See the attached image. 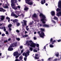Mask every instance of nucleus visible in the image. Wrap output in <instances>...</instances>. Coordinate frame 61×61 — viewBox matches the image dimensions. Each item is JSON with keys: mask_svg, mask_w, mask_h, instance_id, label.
<instances>
[{"mask_svg": "<svg viewBox=\"0 0 61 61\" xmlns=\"http://www.w3.org/2000/svg\"><path fill=\"white\" fill-rule=\"evenodd\" d=\"M18 2V1L17 0H11V5L13 9H14L15 10H16L17 9V7L15 6V3H17Z\"/></svg>", "mask_w": 61, "mask_h": 61, "instance_id": "nucleus-1", "label": "nucleus"}, {"mask_svg": "<svg viewBox=\"0 0 61 61\" xmlns=\"http://www.w3.org/2000/svg\"><path fill=\"white\" fill-rule=\"evenodd\" d=\"M17 43L16 42H15L11 44L8 49V51H13V48L12 47H16V46H17Z\"/></svg>", "mask_w": 61, "mask_h": 61, "instance_id": "nucleus-2", "label": "nucleus"}, {"mask_svg": "<svg viewBox=\"0 0 61 61\" xmlns=\"http://www.w3.org/2000/svg\"><path fill=\"white\" fill-rule=\"evenodd\" d=\"M39 16H41V17L42 18V19H41V20L43 24H45L46 23V21H46V16L42 13L40 14Z\"/></svg>", "mask_w": 61, "mask_h": 61, "instance_id": "nucleus-3", "label": "nucleus"}, {"mask_svg": "<svg viewBox=\"0 0 61 61\" xmlns=\"http://www.w3.org/2000/svg\"><path fill=\"white\" fill-rule=\"evenodd\" d=\"M36 43H34V42H32L30 43V46L31 47H30L29 49V50L31 51H33V47L34 48L36 47Z\"/></svg>", "mask_w": 61, "mask_h": 61, "instance_id": "nucleus-4", "label": "nucleus"}, {"mask_svg": "<svg viewBox=\"0 0 61 61\" xmlns=\"http://www.w3.org/2000/svg\"><path fill=\"white\" fill-rule=\"evenodd\" d=\"M58 7L60 9H61V1L60 0L58 2Z\"/></svg>", "mask_w": 61, "mask_h": 61, "instance_id": "nucleus-5", "label": "nucleus"}, {"mask_svg": "<svg viewBox=\"0 0 61 61\" xmlns=\"http://www.w3.org/2000/svg\"><path fill=\"white\" fill-rule=\"evenodd\" d=\"M14 56H15L17 55H18V51H15L13 53Z\"/></svg>", "mask_w": 61, "mask_h": 61, "instance_id": "nucleus-6", "label": "nucleus"}, {"mask_svg": "<svg viewBox=\"0 0 61 61\" xmlns=\"http://www.w3.org/2000/svg\"><path fill=\"white\" fill-rule=\"evenodd\" d=\"M23 21L24 25L23 24L22 25V26H24V25L25 26L26 25V22H27V21L25 20H23Z\"/></svg>", "mask_w": 61, "mask_h": 61, "instance_id": "nucleus-7", "label": "nucleus"}, {"mask_svg": "<svg viewBox=\"0 0 61 61\" xmlns=\"http://www.w3.org/2000/svg\"><path fill=\"white\" fill-rule=\"evenodd\" d=\"M51 14L52 16H54L55 15V12L54 11H52L51 12Z\"/></svg>", "mask_w": 61, "mask_h": 61, "instance_id": "nucleus-8", "label": "nucleus"}, {"mask_svg": "<svg viewBox=\"0 0 61 61\" xmlns=\"http://www.w3.org/2000/svg\"><path fill=\"white\" fill-rule=\"evenodd\" d=\"M45 36H46L45 35V34L43 32H41V35L40 36L41 37H44Z\"/></svg>", "mask_w": 61, "mask_h": 61, "instance_id": "nucleus-9", "label": "nucleus"}, {"mask_svg": "<svg viewBox=\"0 0 61 61\" xmlns=\"http://www.w3.org/2000/svg\"><path fill=\"white\" fill-rule=\"evenodd\" d=\"M37 17V15L35 13L32 16V18H34V17L36 18Z\"/></svg>", "mask_w": 61, "mask_h": 61, "instance_id": "nucleus-10", "label": "nucleus"}, {"mask_svg": "<svg viewBox=\"0 0 61 61\" xmlns=\"http://www.w3.org/2000/svg\"><path fill=\"white\" fill-rule=\"evenodd\" d=\"M56 15L57 16H60L61 15V11H60L59 12V13H57L56 14Z\"/></svg>", "mask_w": 61, "mask_h": 61, "instance_id": "nucleus-11", "label": "nucleus"}, {"mask_svg": "<svg viewBox=\"0 0 61 61\" xmlns=\"http://www.w3.org/2000/svg\"><path fill=\"white\" fill-rule=\"evenodd\" d=\"M42 26L43 27H49V25L46 24H44V25H43Z\"/></svg>", "mask_w": 61, "mask_h": 61, "instance_id": "nucleus-12", "label": "nucleus"}, {"mask_svg": "<svg viewBox=\"0 0 61 61\" xmlns=\"http://www.w3.org/2000/svg\"><path fill=\"white\" fill-rule=\"evenodd\" d=\"M0 12H2V11H3V12H5V10H4V9H3V8H0Z\"/></svg>", "mask_w": 61, "mask_h": 61, "instance_id": "nucleus-13", "label": "nucleus"}, {"mask_svg": "<svg viewBox=\"0 0 61 61\" xmlns=\"http://www.w3.org/2000/svg\"><path fill=\"white\" fill-rule=\"evenodd\" d=\"M1 18H0V19L1 20H5V16H1Z\"/></svg>", "mask_w": 61, "mask_h": 61, "instance_id": "nucleus-14", "label": "nucleus"}, {"mask_svg": "<svg viewBox=\"0 0 61 61\" xmlns=\"http://www.w3.org/2000/svg\"><path fill=\"white\" fill-rule=\"evenodd\" d=\"M22 55L23 56H25V57H27V54H26V53L24 52L22 54Z\"/></svg>", "mask_w": 61, "mask_h": 61, "instance_id": "nucleus-15", "label": "nucleus"}, {"mask_svg": "<svg viewBox=\"0 0 61 61\" xmlns=\"http://www.w3.org/2000/svg\"><path fill=\"white\" fill-rule=\"evenodd\" d=\"M12 21L13 23H17V20L16 19L15 20H12Z\"/></svg>", "mask_w": 61, "mask_h": 61, "instance_id": "nucleus-16", "label": "nucleus"}, {"mask_svg": "<svg viewBox=\"0 0 61 61\" xmlns=\"http://www.w3.org/2000/svg\"><path fill=\"white\" fill-rule=\"evenodd\" d=\"M11 15L12 16L14 17L15 15V14L14 13L12 12L11 14Z\"/></svg>", "mask_w": 61, "mask_h": 61, "instance_id": "nucleus-17", "label": "nucleus"}, {"mask_svg": "<svg viewBox=\"0 0 61 61\" xmlns=\"http://www.w3.org/2000/svg\"><path fill=\"white\" fill-rule=\"evenodd\" d=\"M28 9H29L27 6L25 7L24 9V10L25 11H27V10H28Z\"/></svg>", "mask_w": 61, "mask_h": 61, "instance_id": "nucleus-18", "label": "nucleus"}, {"mask_svg": "<svg viewBox=\"0 0 61 61\" xmlns=\"http://www.w3.org/2000/svg\"><path fill=\"white\" fill-rule=\"evenodd\" d=\"M25 1L26 3L28 4V3H29L30 1V0H25Z\"/></svg>", "mask_w": 61, "mask_h": 61, "instance_id": "nucleus-19", "label": "nucleus"}, {"mask_svg": "<svg viewBox=\"0 0 61 61\" xmlns=\"http://www.w3.org/2000/svg\"><path fill=\"white\" fill-rule=\"evenodd\" d=\"M23 57L22 56H20L19 57V58L20 59V61L21 60H22L23 59Z\"/></svg>", "mask_w": 61, "mask_h": 61, "instance_id": "nucleus-20", "label": "nucleus"}, {"mask_svg": "<svg viewBox=\"0 0 61 61\" xmlns=\"http://www.w3.org/2000/svg\"><path fill=\"white\" fill-rule=\"evenodd\" d=\"M53 18V19H54L55 20H58V18L56 16H54Z\"/></svg>", "mask_w": 61, "mask_h": 61, "instance_id": "nucleus-21", "label": "nucleus"}, {"mask_svg": "<svg viewBox=\"0 0 61 61\" xmlns=\"http://www.w3.org/2000/svg\"><path fill=\"white\" fill-rule=\"evenodd\" d=\"M33 3L32 2H31L30 1L29 3H28V4L29 5H32V4H33Z\"/></svg>", "mask_w": 61, "mask_h": 61, "instance_id": "nucleus-22", "label": "nucleus"}, {"mask_svg": "<svg viewBox=\"0 0 61 61\" xmlns=\"http://www.w3.org/2000/svg\"><path fill=\"white\" fill-rule=\"evenodd\" d=\"M29 53H30V51H28V52H26V54L28 56L29 55Z\"/></svg>", "mask_w": 61, "mask_h": 61, "instance_id": "nucleus-23", "label": "nucleus"}, {"mask_svg": "<svg viewBox=\"0 0 61 61\" xmlns=\"http://www.w3.org/2000/svg\"><path fill=\"white\" fill-rule=\"evenodd\" d=\"M41 32H44V31H45V29L43 28L41 29Z\"/></svg>", "mask_w": 61, "mask_h": 61, "instance_id": "nucleus-24", "label": "nucleus"}, {"mask_svg": "<svg viewBox=\"0 0 61 61\" xmlns=\"http://www.w3.org/2000/svg\"><path fill=\"white\" fill-rule=\"evenodd\" d=\"M56 11L57 12H58V11H61V9H59V8H57V9L56 10Z\"/></svg>", "mask_w": 61, "mask_h": 61, "instance_id": "nucleus-25", "label": "nucleus"}, {"mask_svg": "<svg viewBox=\"0 0 61 61\" xmlns=\"http://www.w3.org/2000/svg\"><path fill=\"white\" fill-rule=\"evenodd\" d=\"M26 44L28 46H30V43H29L28 41H26Z\"/></svg>", "mask_w": 61, "mask_h": 61, "instance_id": "nucleus-26", "label": "nucleus"}, {"mask_svg": "<svg viewBox=\"0 0 61 61\" xmlns=\"http://www.w3.org/2000/svg\"><path fill=\"white\" fill-rule=\"evenodd\" d=\"M53 39L52 38H51L50 39V43H51V44H52V42H53Z\"/></svg>", "mask_w": 61, "mask_h": 61, "instance_id": "nucleus-27", "label": "nucleus"}, {"mask_svg": "<svg viewBox=\"0 0 61 61\" xmlns=\"http://www.w3.org/2000/svg\"><path fill=\"white\" fill-rule=\"evenodd\" d=\"M4 43H7L8 42V41L7 40H4Z\"/></svg>", "mask_w": 61, "mask_h": 61, "instance_id": "nucleus-28", "label": "nucleus"}, {"mask_svg": "<svg viewBox=\"0 0 61 61\" xmlns=\"http://www.w3.org/2000/svg\"><path fill=\"white\" fill-rule=\"evenodd\" d=\"M17 26H19V25H20V23H18V22H17Z\"/></svg>", "mask_w": 61, "mask_h": 61, "instance_id": "nucleus-29", "label": "nucleus"}, {"mask_svg": "<svg viewBox=\"0 0 61 61\" xmlns=\"http://www.w3.org/2000/svg\"><path fill=\"white\" fill-rule=\"evenodd\" d=\"M33 51L34 52H37V50H36V49H34L33 50Z\"/></svg>", "mask_w": 61, "mask_h": 61, "instance_id": "nucleus-30", "label": "nucleus"}, {"mask_svg": "<svg viewBox=\"0 0 61 61\" xmlns=\"http://www.w3.org/2000/svg\"><path fill=\"white\" fill-rule=\"evenodd\" d=\"M50 47H54V46L52 44H51L50 45Z\"/></svg>", "mask_w": 61, "mask_h": 61, "instance_id": "nucleus-31", "label": "nucleus"}, {"mask_svg": "<svg viewBox=\"0 0 61 61\" xmlns=\"http://www.w3.org/2000/svg\"><path fill=\"white\" fill-rule=\"evenodd\" d=\"M11 26H12V24H11L9 25L8 26V27H11Z\"/></svg>", "mask_w": 61, "mask_h": 61, "instance_id": "nucleus-32", "label": "nucleus"}, {"mask_svg": "<svg viewBox=\"0 0 61 61\" xmlns=\"http://www.w3.org/2000/svg\"><path fill=\"white\" fill-rule=\"evenodd\" d=\"M55 42H56V40H54L52 42V45H53Z\"/></svg>", "mask_w": 61, "mask_h": 61, "instance_id": "nucleus-33", "label": "nucleus"}, {"mask_svg": "<svg viewBox=\"0 0 61 61\" xmlns=\"http://www.w3.org/2000/svg\"><path fill=\"white\" fill-rule=\"evenodd\" d=\"M4 28H3V30L5 32V30H6V29L5 28V27H4Z\"/></svg>", "mask_w": 61, "mask_h": 61, "instance_id": "nucleus-34", "label": "nucleus"}, {"mask_svg": "<svg viewBox=\"0 0 61 61\" xmlns=\"http://www.w3.org/2000/svg\"><path fill=\"white\" fill-rule=\"evenodd\" d=\"M52 22L53 23H54V24H56V21H54V20H52Z\"/></svg>", "mask_w": 61, "mask_h": 61, "instance_id": "nucleus-35", "label": "nucleus"}, {"mask_svg": "<svg viewBox=\"0 0 61 61\" xmlns=\"http://www.w3.org/2000/svg\"><path fill=\"white\" fill-rule=\"evenodd\" d=\"M55 55H56V56H57V57H58V56H59V54L58 53V54H56Z\"/></svg>", "mask_w": 61, "mask_h": 61, "instance_id": "nucleus-36", "label": "nucleus"}, {"mask_svg": "<svg viewBox=\"0 0 61 61\" xmlns=\"http://www.w3.org/2000/svg\"><path fill=\"white\" fill-rule=\"evenodd\" d=\"M15 61H20V60L18 59H16L15 60Z\"/></svg>", "mask_w": 61, "mask_h": 61, "instance_id": "nucleus-37", "label": "nucleus"}, {"mask_svg": "<svg viewBox=\"0 0 61 61\" xmlns=\"http://www.w3.org/2000/svg\"><path fill=\"white\" fill-rule=\"evenodd\" d=\"M22 16V18H23L24 16H24V15H23V14H21V15Z\"/></svg>", "mask_w": 61, "mask_h": 61, "instance_id": "nucleus-38", "label": "nucleus"}, {"mask_svg": "<svg viewBox=\"0 0 61 61\" xmlns=\"http://www.w3.org/2000/svg\"><path fill=\"white\" fill-rule=\"evenodd\" d=\"M28 36V35H25L24 36H23V37H27Z\"/></svg>", "mask_w": 61, "mask_h": 61, "instance_id": "nucleus-39", "label": "nucleus"}, {"mask_svg": "<svg viewBox=\"0 0 61 61\" xmlns=\"http://www.w3.org/2000/svg\"><path fill=\"white\" fill-rule=\"evenodd\" d=\"M16 31L17 33H19L20 31L19 30H16Z\"/></svg>", "mask_w": 61, "mask_h": 61, "instance_id": "nucleus-40", "label": "nucleus"}, {"mask_svg": "<svg viewBox=\"0 0 61 61\" xmlns=\"http://www.w3.org/2000/svg\"><path fill=\"white\" fill-rule=\"evenodd\" d=\"M19 57V56H18V55H17L15 56V58H18Z\"/></svg>", "mask_w": 61, "mask_h": 61, "instance_id": "nucleus-41", "label": "nucleus"}, {"mask_svg": "<svg viewBox=\"0 0 61 61\" xmlns=\"http://www.w3.org/2000/svg\"><path fill=\"white\" fill-rule=\"evenodd\" d=\"M26 59H27V57H26L24 58V60L25 61H26Z\"/></svg>", "mask_w": 61, "mask_h": 61, "instance_id": "nucleus-42", "label": "nucleus"}, {"mask_svg": "<svg viewBox=\"0 0 61 61\" xmlns=\"http://www.w3.org/2000/svg\"><path fill=\"white\" fill-rule=\"evenodd\" d=\"M34 58H36V59H38V58H39V57H36V56H35L34 57Z\"/></svg>", "mask_w": 61, "mask_h": 61, "instance_id": "nucleus-43", "label": "nucleus"}, {"mask_svg": "<svg viewBox=\"0 0 61 61\" xmlns=\"http://www.w3.org/2000/svg\"><path fill=\"white\" fill-rule=\"evenodd\" d=\"M16 40H18V41H19V40H20V38H16Z\"/></svg>", "mask_w": 61, "mask_h": 61, "instance_id": "nucleus-44", "label": "nucleus"}, {"mask_svg": "<svg viewBox=\"0 0 61 61\" xmlns=\"http://www.w3.org/2000/svg\"><path fill=\"white\" fill-rule=\"evenodd\" d=\"M41 3L42 5H43L44 4V2H43V0H41Z\"/></svg>", "mask_w": 61, "mask_h": 61, "instance_id": "nucleus-45", "label": "nucleus"}, {"mask_svg": "<svg viewBox=\"0 0 61 61\" xmlns=\"http://www.w3.org/2000/svg\"><path fill=\"white\" fill-rule=\"evenodd\" d=\"M14 16H15V18H17V17H18V16L16 15L15 14V15Z\"/></svg>", "mask_w": 61, "mask_h": 61, "instance_id": "nucleus-46", "label": "nucleus"}, {"mask_svg": "<svg viewBox=\"0 0 61 61\" xmlns=\"http://www.w3.org/2000/svg\"><path fill=\"white\" fill-rule=\"evenodd\" d=\"M11 38H9L8 39V41H11Z\"/></svg>", "mask_w": 61, "mask_h": 61, "instance_id": "nucleus-47", "label": "nucleus"}, {"mask_svg": "<svg viewBox=\"0 0 61 61\" xmlns=\"http://www.w3.org/2000/svg\"><path fill=\"white\" fill-rule=\"evenodd\" d=\"M5 35V34L3 33L2 34L1 36H4Z\"/></svg>", "mask_w": 61, "mask_h": 61, "instance_id": "nucleus-48", "label": "nucleus"}, {"mask_svg": "<svg viewBox=\"0 0 61 61\" xmlns=\"http://www.w3.org/2000/svg\"><path fill=\"white\" fill-rule=\"evenodd\" d=\"M36 46L37 47H38V48H39V44H36Z\"/></svg>", "mask_w": 61, "mask_h": 61, "instance_id": "nucleus-49", "label": "nucleus"}, {"mask_svg": "<svg viewBox=\"0 0 61 61\" xmlns=\"http://www.w3.org/2000/svg\"><path fill=\"white\" fill-rule=\"evenodd\" d=\"M38 33L39 34V35H40V36L41 34L40 33V31H38Z\"/></svg>", "mask_w": 61, "mask_h": 61, "instance_id": "nucleus-50", "label": "nucleus"}, {"mask_svg": "<svg viewBox=\"0 0 61 61\" xmlns=\"http://www.w3.org/2000/svg\"><path fill=\"white\" fill-rule=\"evenodd\" d=\"M6 35H8V34H9V33H8V31L6 32Z\"/></svg>", "mask_w": 61, "mask_h": 61, "instance_id": "nucleus-51", "label": "nucleus"}, {"mask_svg": "<svg viewBox=\"0 0 61 61\" xmlns=\"http://www.w3.org/2000/svg\"><path fill=\"white\" fill-rule=\"evenodd\" d=\"M50 59H51V57L49 58H48V60H49V61H50Z\"/></svg>", "mask_w": 61, "mask_h": 61, "instance_id": "nucleus-52", "label": "nucleus"}, {"mask_svg": "<svg viewBox=\"0 0 61 61\" xmlns=\"http://www.w3.org/2000/svg\"><path fill=\"white\" fill-rule=\"evenodd\" d=\"M19 12H18V11H16L15 12V13L16 14H18V13Z\"/></svg>", "mask_w": 61, "mask_h": 61, "instance_id": "nucleus-53", "label": "nucleus"}, {"mask_svg": "<svg viewBox=\"0 0 61 61\" xmlns=\"http://www.w3.org/2000/svg\"><path fill=\"white\" fill-rule=\"evenodd\" d=\"M23 52H24V50H21V53H23Z\"/></svg>", "mask_w": 61, "mask_h": 61, "instance_id": "nucleus-54", "label": "nucleus"}, {"mask_svg": "<svg viewBox=\"0 0 61 61\" xmlns=\"http://www.w3.org/2000/svg\"><path fill=\"white\" fill-rule=\"evenodd\" d=\"M20 49H22V48H23V46H21L20 47Z\"/></svg>", "mask_w": 61, "mask_h": 61, "instance_id": "nucleus-55", "label": "nucleus"}, {"mask_svg": "<svg viewBox=\"0 0 61 61\" xmlns=\"http://www.w3.org/2000/svg\"><path fill=\"white\" fill-rule=\"evenodd\" d=\"M6 19H10V18H9L8 17H7L6 18Z\"/></svg>", "mask_w": 61, "mask_h": 61, "instance_id": "nucleus-56", "label": "nucleus"}, {"mask_svg": "<svg viewBox=\"0 0 61 61\" xmlns=\"http://www.w3.org/2000/svg\"><path fill=\"white\" fill-rule=\"evenodd\" d=\"M34 40H36V37H34Z\"/></svg>", "mask_w": 61, "mask_h": 61, "instance_id": "nucleus-57", "label": "nucleus"}, {"mask_svg": "<svg viewBox=\"0 0 61 61\" xmlns=\"http://www.w3.org/2000/svg\"><path fill=\"white\" fill-rule=\"evenodd\" d=\"M58 42H61V40H58Z\"/></svg>", "mask_w": 61, "mask_h": 61, "instance_id": "nucleus-58", "label": "nucleus"}, {"mask_svg": "<svg viewBox=\"0 0 61 61\" xmlns=\"http://www.w3.org/2000/svg\"><path fill=\"white\" fill-rule=\"evenodd\" d=\"M43 3H46V0H43Z\"/></svg>", "mask_w": 61, "mask_h": 61, "instance_id": "nucleus-59", "label": "nucleus"}, {"mask_svg": "<svg viewBox=\"0 0 61 61\" xmlns=\"http://www.w3.org/2000/svg\"><path fill=\"white\" fill-rule=\"evenodd\" d=\"M3 28H4V27H0V29H3Z\"/></svg>", "mask_w": 61, "mask_h": 61, "instance_id": "nucleus-60", "label": "nucleus"}, {"mask_svg": "<svg viewBox=\"0 0 61 61\" xmlns=\"http://www.w3.org/2000/svg\"><path fill=\"white\" fill-rule=\"evenodd\" d=\"M17 7H18V8H19V9L20 8V7L19 5Z\"/></svg>", "mask_w": 61, "mask_h": 61, "instance_id": "nucleus-61", "label": "nucleus"}, {"mask_svg": "<svg viewBox=\"0 0 61 61\" xmlns=\"http://www.w3.org/2000/svg\"><path fill=\"white\" fill-rule=\"evenodd\" d=\"M9 31H11V28L10 27L9 28Z\"/></svg>", "mask_w": 61, "mask_h": 61, "instance_id": "nucleus-62", "label": "nucleus"}, {"mask_svg": "<svg viewBox=\"0 0 61 61\" xmlns=\"http://www.w3.org/2000/svg\"><path fill=\"white\" fill-rule=\"evenodd\" d=\"M29 43H32V41L31 40H30L29 41Z\"/></svg>", "mask_w": 61, "mask_h": 61, "instance_id": "nucleus-63", "label": "nucleus"}, {"mask_svg": "<svg viewBox=\"0 0 61 61\" xmlns=\"http://www.w3.org/2000/svg\"><path fill=\"white\" fill-rule=\"evenodd\" d=\"M5 8H8V6L7 5L5 6Z\"/></svg>", "mask_w": 61, "mask_h": 61, "instance_id": "nucleus-64", "label": "nucleus"}]
</instances>
